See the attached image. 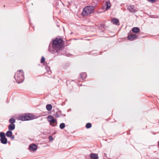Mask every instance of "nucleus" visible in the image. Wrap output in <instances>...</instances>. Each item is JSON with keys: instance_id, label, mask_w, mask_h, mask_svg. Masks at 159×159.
I'll return each instance as SVG.
<instances>
[{"instance_id": "nucleus-29", "label": "nucleus", "mask_w": 159, "mask_h": 159, "mask_svg": "<svg viewBox=\"0 0 159 159\" xmlns=\"http://www.w3.org/2000/svg\"><path fill=\"white\" fill-rule=\"evenodd\" d=\"M155 159H159V158L157 159V158H155Z\"/></svg>"}, {"instance_id": "nucleus-6", "label": "nucleus", "mask_w": 159, "mask_h": 159, "mask_svg": "<svg viewBox=\"0 0 159 159\" xmlns=\"http://www.w3.org/2000/svg\"><path fill=\"white\" fill-rule=\"evenodd\" d=\"M47 118L51 125L52 126H56V124L55 125L54 124L55 122H57V120L54 118L53 116L51 115L48 116Z\"/></svg>"}, {"instance_id": "nucleus-16", "label": "nucleus", "mask_w": 159, "mask_h": 159, "mask_svg": "<svg viewBox=\"0 0 159 159\" xmlns=\"http://www.w3.org/2000/svg\"><path fill=\"white\" fill-rule=\"evenodd\" d=\"M12 134V133L11 131L8 130L7 131L6 134V136L7 137H11Z\"/></svg>"}, {"instance_id": "nucleus-11", "label": "nucleus", "mask_w": 159, "mask_h": 159, "mask_svg": "<svg viewBox=\"0 0 159 159\" xmlns=\"http://www.w3.org/2000/svg\"><path fill=\"white\" fill-rule=\"evenodd\" d=\"M87 75L85 73L83 72L80 73V78L81 80H84L86 77Z\"/></svg>"}, {"instance_id": "nucleus-9", "label": "nucleus", "mask_w": 159, "mask_h": 159, "mask_svg": "<svg viewBox=\"0 0 159 159\" xmlns=\"http://www.w3.org/2000/svg\"><path fill=\"white\" fill-rule=\"evenodd\" d=\"M127 9L131 13H135L137 11L134 8V6L132 5L128 6Z\"/></svg>"}, {"instance_id": "nucleus-12", "label": "nucleus", "mask_w": 159, "mask_h": 159, "mask_svg": "<svg viewBox=\"0 0 159 159\" xmlns=\"http://www.w3.org/2000/svg\"><path fill=\"white\" fill-rule=\"evenodd\" d=\"M131 30L133 32L135 33H137L140 31V29L137 27L133 28Z\"/></svg>"}, {"instance_id": "nucleus-10", "label": "nucleus", "mask_w": 159, "mask_h": 159, "mask_svg": "<svg viewBox=\"0 0 159 159\" xmlns=\"http://www.w3.org/2000/svg\"><path fill=\"white\" fill-rule=\"evenodd\" d=\"M90 156L91 159H98V156L96 154L91 153Z\"/></svg>"}, {"instance_id": "nucleus-17", "label": "nucleus", "mask_w": 159, "mask_h": 159, "mask_svg": "<svg viewBox=\"0 0 159 159\" xmlns=\"http://www.w3.org/2000/svg\"><path fill=\"white\" fill-rule=\"evenodd\" d=\"M52 107L51 104H47L46 106V108L48 111H50L52 109Z\"/></svg>"}, {"instance_id": "nucleus-1", "label": "nucleus", "mask_w": 159, "mask_h": 159, "mask_svg": "<svg viewBox=\"0 0 159 159\" xmlns=\"http://www.w3.org/2000/svg\"><path fill=\"white\" fill-rule=\"evenodd\" d=\"M63 45V40L61 39L56 38L53 40L52 48L50 47L49 45L48 51L53 54L58 53L61 49Z\"/></svg>"}, {"instance_id": "nucleus-28", "label": "nucleus", "mask_w": 159, "mask_h": 159, "mask_svg": "<svg viewBox=\"0 0 159 159\" xmlns=\"http://www.w3.org/2000/svg\"><path fill=\"white\" fill-rule=\"evenodd\" d=\"M49 72H50V71H48V73H49Z\"/></svg>"}, {"instance_id": "nucleus-24", "label": "nucleus", "mask_w": 159, "mask_h": 159, "mask_svg": "<svg viewBox=\"0 0 159 159\" xmlns=\"http://www.w3.org/2000/svg\"><path fill=\"white\" fill-rule=\"evenodd\" d=\"M148 1L152 3H154L155 2V0H147Z\"/></svg>"}, {"instance_id": "nucleus-18", "label": "nucleus", "mask_w": 159, "mask_h": 159, "mask_svg": "<svg viewBox=\"0 0 159 159\" xmlns=\"http://www.w3.org/2000/svg\"><path fill=\"white\" fill-rule=\"evenodd\" d=\"M106 6L107 9L111 7V4L110 2H106Z\"/></svg>"}, {"instance_id": "nucleus-3", "label": "nucleus", "mask_w": 159, "mask_h": 159, "mask_svg": "<svg viewBox=\"0 0 159 159\" xmlns=\"http://www.w3.org/2000/svg\"><path fill=\"white\" fill-rule=\"evenodd\" d=\"M94 9V7L92 6H88L85 7L82 12V14L83 16H87L91 14Z\"/></svg>"}, {"instance_id": "nucleus-4", "label": "nucleus", "mask_w": 159, "mask_h": 159, "mask_svg": "<svg viewBox=\"0 0 159 159\" xmlns=\"http://www.w3.org/2000/svg\"><path fill=\"white\" fill-rule=\"evenodd\" d=\"M34 116L30 113L19 117V120L22 121L29 120L34 119Z\"/></svg>"}, {"instance_id": "nucleus-5", "label": "nucleus", "mask_w": 159, "mask_h": 159, "mask_svg": "<svg viewBox=\"0 0 159 159\" xmlns=\"http://www.w3.org/2000/svg\"><path fill=\"white\" fill-rule=\"evenodd\" d=\"M0 141L1 143L3 144H6L7 143V140L6 137L4 132H0Z\"/></svg>"}, {"instance_id": "nucleus-21", "label": "nucleus", "mask_w": 159, "mask_h": 159, "mask_svg": "<svg viewBox=\"0 0 159 159\" xmlns=\"http://www.w3.org/2000/svg\"><path fill=\"white\" fill-rule=\"evenodd\" d=\"M92 126L91 124L90 123H88L86 124V127L87 129H89L91 128Z\"/></svg>"}, {"instance_id": "nucleus-26", "label": "nucleus", "mask_w": 159, "mask_h": 159, "mask_svg": "<svg viewBox=\"0 0 159 159\" xmlns=\"http://www.w3.org/2000/svg\"><path fill=\"white\" fill-rule=\"evenodd\" d=\"M61 116H66V115H65V114H63V115H62V114H61Z\"/></svg>"}, {"instance_id": "nucleus-22", "label": "nucleus", "mask_w": 159, "mask_h": 159, "mask_svg": "<svg viewBox=\"0 0 159 159\" xmlns=\"http://www.w3.org/2000/svg\"><path fill=\"white\" fill-rule=\"evenodd\" d=\"M45 61V58L43 57H42L41 58V60L40 62L41 63H43Z\"/></svg>"}, {"instance_id": "nucleus-2", "label": "nucleus", "mask_w": 159, "mask_h": 159, "mask_svg": "<svg viewBox=\"0 0 159 159\" xmlns=\"http://www.w3.org/2000/svg\"><path fill=\"white\" fill-rule=\"evenodd\" d=\"M14 77L17 83L19 84L22 82L24 79L23 70H20L17 71Z\"/></svg>"}, {"instance_id": "nucleus-14", "label": "nucleus", "mask_w": 159, "mask_h": 159, "mask_svg": "<svg viewBox=\"0 0 159 159\" xmlns=\"http://www.w3.org/2000/svg\"><path fill=\"white\" fill-rule=\"evenodd\" d=\"M61 115V111H58L56 113L55 116L57 118L59 117Z\"/></svg>"}, {"instance_id": "nucleus-15", "label": "nucleus", "mask_w": 159, "mask_h": 159, "mask_svg": "<svg viewBox=\"0 0 159 159\" xmlns=\"http://www.w3.org/2000/svg\"><path fill=\"white\" fill-rule=\"evenodd\" d=\"M112 22L115 25H117L119 22V20L117 18H114L112 20Z\"/></svg>"}, {"instance_id": "nucleus-27", "label": "nucleus", "mask_w": 159, "mask_h": 159, "mask_svg": "<svg viewBox=\"0 0 159 159\" xmlns=\"http://www.w3.org/2000/svg\"><path fill=\"white\" fill-rule=\"evenodd\" d=\"M158 145L159 146V141L158 142Z\"/></svg>"}, {"instance_id": "nucleus-19", "label": "nucleus", "mask_w": 159, "mask_h": 159, "mask_svg": "<svg viewBox=\"0 0 159 159\" xmlns=\"http://www.w3.org/2000/svg\"><path fill=\"white\" fill-rule=\"evenodd\" d=\"M9 122L11 123V124H14L16 122L15 120L13 118H11L10 119Z\"/></svg>"}, {"instance_id": "nucleus-7", "label": "nucleus", "mask_w": 159, "mask_h": 159, "mask_svg": "<svg viewBox=\"0 0 159 159\" xmlns=\"http://www.w3.org/2000/svg\"><path fill=\"white\" fill-rule=\"evenodd\" d=\"M37 145L35 144H30L29 147V149L30 151H35L37 148Z\"/></svg>"}, {"instance_id": "nucleus-20", "label": "nucleus", "mask_w": 159, "mask_h": 159, "mask_svg": "<svg viewBox=\"0 0 159 159\" xmlns=\"http://www.w3.org/2000/svg\"><path fill=\"white\" fill-rule=\"evenodd\" d=\"M65 126V125L64 123H61L60 125V128L61 129H64Z\"/></svg>"}, {"instance_id": "nucleus-23", "label": "nucleus", "mask_w": 159, "mask_h": 159, "mask_svg": "<svg viewBox=\"0 0 159 159\" xmlns=\"http://www.w3.org/2000/svg\"><path fill=\"white\" fill-rule=\"evenodd\" d=\"M49 139L50 141H52L53 140V138L51 136H49Z\"/></svg>"}, {"instance_id": "nucleus-13", "label": "nucleus", "mask_w": 159, "mask_h": 159, "mask_svg": "<svg viewBox=\"0 0 159 159\" xmlns=\"http://www.w3.org/2000/svg\"><path fill=\"white\" fill-rule=\"evenodd\" d=\"M15 128V125L14 124H10L8 126L9 130H14Z\"/></svg>"}, {"instance_id": "nucleus-25", "label": "nucleus", "mask_w": 159, "mask_h": 159, "mask_svg": "<svg viewBox=\"0 0 159 159\" xmlns=\"http://www.w3.org/2000/svg\"><path fill=\"white\" fill-rule=\"evenodd\" d=\"M11 139H13L14 138V136H13H13H12H12H11Z\"/></svg>"}, {"instance_id": "nucleus-8", "label": "nucleus", "mask_w": 159, "mask_h": 159, "mask_svg": "<svg viewBox=\"0 0 159 159\" xmlns=\"http://www.w3.org/2000/svg\"><path fill=\"white\" fill-rule=\"evenodd\" d=\"M138 36L135 34H132L129 35L127 37L128 39L130 41H133L136 39L137 38Z\"/></svg>"}]
</instances>
